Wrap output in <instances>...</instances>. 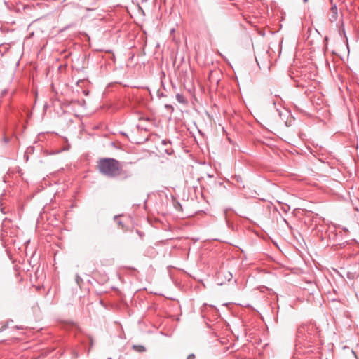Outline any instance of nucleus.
<instances>
[{"instance_id": "f257e3e1", "label": "nucleus", "mask_w": 359, "mask_h": 359, "mask_svg": "<svg viewBox=\"0 0 359 359\" xmlns=\"http://www.w3.org/2000/svg\"><path fill=\"white\" fill-rule=\"evenodd\" d=\"M97 168L100 172L109 177H116L121 175L122 166L114 158H102L98 161Z\"/></svg>"}, {"instance_id": "f03ea898", "label": "nucleus", "mask_w": 359, "mask_h": 359, "mask_svg": "<svg viewBox=\"0 0 359 359\" xmlns=\"http://www.w3.org/2000/svg\"><path fill=\"white\" fill-rule=\"evenodd\" d=\"M329 20L331 22H337L339 20V24L341 26H343V21L341 20V15H339L338 13V10L337 6L335 4H332L330 11L328 13Z\"/></svg>"}, {"instance_id": "7ed1b4c3", "label": "nucleus", "mask_w": 359, "mask_h": 359, "mask_svg": "<svg viewBox=\"0 0 359 359\" xmlns=\"http://www.w3.org/2000/svg\"><path fill=\"white\" fill-rule=\"evenodd\" d=\"M132 349L138 353H143L147 351V348H145V346H144L142 345H135V344L132 346Z\"/></svg>"}, {"instance_id": "20e7f679", "label": "nucleus", "mask_w": 359, "mask_h": 359, "mask_svg": "<svg viewBox=\"0 0 359 359\" xmlns=\"http://www.w3.org/2000/svg\"><path fill=\"white\" fill-rule=\"evenodd\" d=\"M176 99H177V102L180 103L185 104L187 102V100L184 97V95L182 94H180V93H177L176 95Z\"/></svg>"}, {"instance_id": "39448f33", "label": "nucleus", "mask_w": 359, "mask_h": 359, "mask_svg": "<svg viewBox=\"0 0 359 359\" xmlns=\"http://www.w3.org/2000/svg\"><path fill=\"white\" fill-rule=\"evenodd\" d=\"M195 355L194 353H191L187 356V359H195Z\"/></svg>"}, {"instance_id": "423d86ee", "label": "nucleus", "mask_w": 359, "mask_h": 359, "mask_svg": "<svg viewBox=\"0 0 359 359\" xmlns=\"http://www.w3.org/2000/svg\"><path fill=\"white\" fill-rule=\"evenodd\" d=\"M7 327H8L7 325H4L3 326H1V327L0 328V332H4Z\"/></svg>"}, {"instance_id": "0eeeda50", "label": "nucleus", "mask_w": 359, "mask_h": 359, "mask_svg": "<svg viewBox=\"0 0 359 359\" xmlns=\"http://www.w3.org/2000/svg\"><path fill=\"white\" fill-rule=\"evenodd\" d=\"M162 143H163V144H165H165H166V142H165V140H163V141H162Z\"/></svg>"}, {"instance_id": "6e6552de", "label": "nucleus", "mask_w": 359, "mask_h": 359, "mask_svg": "<svg viewBox=\"0 0 359 359\" xmlns=\"http://www.w3.org/2000/svg\"><path fill=\"white\" fill-rule=\"evenodd\" d=\"M165 107H166L167 108H169V107H170V108H172V106H169V105H165Z\"/></svg>"}, {"instance_id": "1a4fd4ad", "label": "nucleus", "mask_w": 359, "mask_h": 359, "mask_svg": "<svg viewBox=\"0 0 359 359\" xmlns=\"http://www.w3.org/2000/svg\"><path fill=\"white\" fill-rule=\"evenodd\" d=\"M118 224L119 225H121V224H122V222H121V221H118Z\"/></svg>"}, {"instance_id": "9d476101", "label": "nucleus", "mask_w": 359, "mask_h": 359, "mask_svg": "<svg viewBox=\"0 0 359 359\" xmlns=\"http://www.w3.org/2000/svg\"><path fill=\"white\" fill-rule=\"evenodd\" d=\"M17 329H22V327H16Z\"/></svg>"}, {"instance_id": "9b49d317", "label": "nucleus", "mask_w": 359, "mask_h": 359, "mask_svg": "<svg viewBox=\"0 0 359 359\" xmlns=\"http://www.w3.org/2000/svg\"><path fill=\"white\" fill-rule=\"evenodd\" d=\"M308 0H303L304 2H307Z\"/></svg>"}]
</instances>
